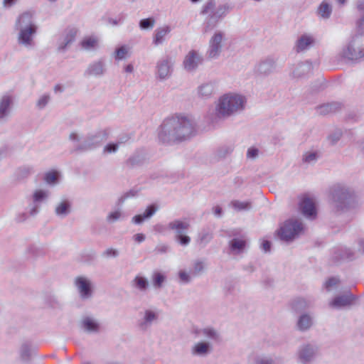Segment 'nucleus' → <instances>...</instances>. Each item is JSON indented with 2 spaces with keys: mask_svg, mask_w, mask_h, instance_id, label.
I'll use <instances>...</instances> for the list:
<instances>
[{
  "mask_svg": "<svg viewBox=\"0 0 364 364\" xmlns=\"http://www.w3.org/2000/svg\"><path fill=\"white\" fill-rule=\"evenodd\" d=\"M313 69L312 63L310 61L301 62L293 70L292 75L294 77H302L308 74Z\"/></svg>",
  "mask_w": 364,
  "mask_h": 364,
  "instance_id": "nucleus-29",
  "label": "nucleus"
},
{
  "mask_svg": "<svg viewBox=\"0 0 364 364\" xmlns=\"http://www.w3.org/2000/svg\"><path fill=\"white\" fill-rule=\"evenodd\" d=\"M38 31L36 24H26L19 28L18 42L25 47L33 45V38Z\"/></svg>",
  "mask_w": 364,
  "mask_h": 364,
  "instance_id": "nucleus-8",
  "label": "nucleus"
},
{
  "mask_svg": "<svg viewBox=\"0 0 364 364\" xmlns=\"http://www.w3.org/2000/svg\"><path fill=\"white\" fill-rule=\"evenodd\" d=\"M277 60L271 57L262 60L255 67V72L260 76H268L276 69Z\"/></svg>",
  "mask_w": 364,
  "mask_h": 364,
  "instance_id": "nucleus-13",
  "label": "nucleus"
},
{
  "mask_svg": "<svg viewBox=\"0 0 364 364\" xmlns=\"http://www.w3.org/2000/svg\"><path fill=\"white\" fill-rule=\"evenodd\" d=\"M171 31V28L168 25L157 28L154 36L153 43L156 46L161 44L164 41L166 35L170 33Z\"/></svg>",
  "mask_w": 364,
  "mask_h": 364,
  "instance_id": "nucleus-33",
  "label": "nucleus"
},
{
  "mask_svg": "<svg viewBox=\"0 0 364 364\" xmlns=\"http://www.w3.org/2000/svg\"><path fill=\"white\" fill-rule=\"evenodd\" d=\"M77 33V30L75 28L65 29L58 39L57 52L65 53L68 49V46L75 41Z\"/></svg>",
  "mask_w": 364,
  "mask_h": 364,
  "instance_id": "nucleus-9",
  "label": "nucleus"
},
{
  "mask_svg": "<svg viewBox=\"0 0 364 364\" xmlns=\"http://www.w3.org/2000/svg\"><path fill=\"white\" fill-rule=\"evenodd\" d=\"M120 216L121 211L119 210H117L109 213L107 216L106 220L109 223H114L119 219Z\"/></svg>",
  "mask_w": 364,
  "mask_h": 364,
  "instance_id": "nucleus-54",
  "label": "nucleus"
},
{
  "mask_svg": "<svg viewBox=\"0 0 364 364\" xmlns=\"http://www.w3.org/2000/svg\"><path fill=\"white\" fill-rule=\"evenodd\" d=\"M178 277L182 283L188 284L191 281V276L185 270H180L178 272Z\"/></svg>",
  "mask_w": 364,
  "mask_h": 364,
  "instance_id": "nucleus-59",
  "label": "nucleus"
},
{
  "mask_svg": "<svg viewBox=\"0 0 364 364\" xmlns=\"http://www.w3.org/2000/svg\"><path fill=\"white\" fill-rule=\"evenodd\" d=\"M20 359L23 363H29L36 355V348L31 341L23 342L19 349Z\"/></svg>",
  "mask_w": 364,
  "mask_h": 364,
  "instance_id": "nucleus-21",
  "label": "nucleus"
},
{
  "mask_svg": "<svg viewBox=\"0 0 364 364\" xmlns=\"http://www.w3.org/2000/svg\"><path fill=\"white\" fill-rule=\"evenodd\" d=\"M107 137L108 132L107 129L99 130L95 133L88 134L84 140L78 144L70 152L82 153L95 149L100 146L102 141L106 140Z\"/></svg>",
  "mask_w": 364,
  "mask_h": 364,
  "instance_id": "nucleus-6",
  "label": "nucleus"
},
{
  "mask_svg": "<svg viewBox=\"0 0 364 364\" xmlns=\"http://www.w3.org/2000/svg\"><path fill=\"white\" fill-rule=\"evenodd\" d=\"M272 242L268 240H262L260 247L265 253L270 252L272 250Z\"/></svg>",
  "mask_w": 364,
  "mask_h": 364,
  "instance_id": "nucleus-62",
  "label": "nucleus"
},
{
  "mask_svg": "<svg viewBox=\"0 0 364 364\" xmlns=\"http://www.w3.org/2000/svg\"><path fill=\"white\" fill-rule=\"evenodd\" d=\"M223 33L221 31L216 32L210 41V48L208 50V57L210 58H217L222 50V40Z\"/></svg>",
  "mask_w": 364,
  "mask_h": 364,
  "instance_id": "nucleus-16",
  "label": "nucleus"
},
{
  "mask_svg": "<svg viewBox=\"0 0 364 364\" xmlns=\"http://www.w3.org/2000/svg\"><path fill=\"white\" fill-rule=\"evenodd\" d=\"M50 100V95H43L38 101L36 103V106L40 109H43L48 103Z\"/></svg>",
  "mask_w": 364,
  "mask_h": 364,
  "instance_id": "nucleus-55",
  "label": "nucleus"
},
{
  "mask_svg": "<svg viewBox=\"0 0 364 364\" xmlns=\"http://www.w3.org/2000/svg\"><path fill=\"white\" fill-rule=\"evenodd\" d=\"M105 71L103 60H100L89 65L85 71V76H102Z\"/></svg>",
  "mask_w": 364,
  "mask_h": 364,
  "instance_id": "nucleus-24",
  "label": "nucleus"
},
{
  "mask_svg": "<svg viewBox=\"0 0 364 364\" xmlns=\"http://www.w3.org/2000/svg\"><path fill=\"white\" fill-rule=\"evenodd\" d=\"M33 15L34 12L33 11H26L19 16L18 23L30 22L33 19Z\"/></svg>",
  "mask_w": 364,
  "mask_h": 364,
  "instance_id": "nucleus-51",
  "label": "nucleus"
},
{
  "mask_svg": "<svg viewBox=\"0 0 364 364\" xmlns=\"http://www.w3.org/2000/svg\"><path fill=\"white\" fill-rule=\"evenodd\" d=\"M113 56L117 61L125 60L128 55V47L127 45H121L117 47L113 53Z\"/></svg>",
  "mask_w": 364,
  "mask_h": 364,
  "instance_id": "nucleus-38",
  "label": "nucleus"
},
{
  "mask_svg": "<svg viewBox=\"0 0 364 364\" xmlns=\"http://www.w3.org/2000/svg\"><path fill=\"white\" fill-rule=\"evenodd\" d=\"M213 87L211 84L206 83L199 87L198 92L203 97H209L212 95Z\"/></svg>",
  "mask_w": 364,
  "mask_h": 364,
  "instance_id": "nucleus-49",
  "label": "nucleus"
},
{
  "mask_svg": "<svg viewBox=\"0 0 364 364\" xmlns=\"http://www.w3.org/2000/svg\"><path fill=\"white\" fill-rule=\"evenodd\" d=\"M341 106L342 104L341 102H333L317 106L316 109L320 114L326 115L331 112H335L338 109H341Z\"/></svg>",
  "mask_w": 364,
  "mask_h": 364,
  "instance_id": "nucleus-32",
  "label": "nucleus"
},
{
  "mask_svg": "<svg viewBox=\"0 0 364 364\" xmlns=\"http://www.w3.org/2000/svg\"><path fill=\"white\" fill-rule=\"evenodd\" d=\"M314 324L313 318L308 313L300 314L296 321V328L301 332L309 330Z\"/></svg>",
  "mask_w": 364,
  "mask_h": 364,
  "instance_id": "nucleus-23",
  "label": "nucleus"
},
{
  "mask_svg": "<svg viewBox=\"0 0 364 364\" xmlns=\"http://www.w3.org/2000/svg\"><path fill=\"white\" fill-rule=\"evenodd\" d=\"M12 99L9 95H4L0 102V119L6 117L10 112Z\"/></svg>",
  "mask_w": 364,
  "mask_h": 364,
  "instance_id": "nucleus-34",
  "label": "nucleus"
},
{
  "mask_svg": "<svg viewBox=\"0 0 364 364\" xmlns=\"http://www.w3.org/2000/svg\"><path fill=\"white\" fill-rule=\"evenodd\" d=\"M332 4L327 0H323L316 9V14L323 20L328 19L332 13Z\"/></svg>",
  "mask_w": 364,
  "mask_h": 364,
  "instance_id": "nucleus-28",
  "label": "nucleus"
},
{
  "mask_svg": "<svg viewBox=\"0 0 364 364\" xmlns=\"http://www.w3.org/2000/svg\"><path fill=\"white\" fill-rule=\"evenodd\" d=\"M43 179L45 182L49 185H55L57 183V178L55 176V171L51 170L44 174Z\"/></svg>",
  "mask_w": 364,
  "mask_h": 364,
  "instance_id": "nucleus-50",
  "label": "nucleus"
},
{
  "mask_svg": "<svg viewBox=\"0 0 364 364\" xmlns=\"http://www.w3.org/2000/svg\"><path fill=\"white\" fill-rule=\"evenodd\" d=\"M189 226V223L180 220H175L168 224V228L173 230L176 234L175 240L184 247L188 245L191 242V237L186 233Z\"/></svg>",
  "mask_w": 364,
  "mask_h": 364,
  "instance_id": "nucleus-7",
  "label": "nucleus"
},
{
  "mask_svg": "<svg viewBox=\"0 0 364 364\" xmlns=\"http://www.w3.org/2000/svg\"><path fill=\"white\" fill-rule=\"evenodd\" d=\"M212 237L211 234L208 232H203L199 234L198 241L200 244H203V247H204L211 240Z\"/></svg>",
  "mask_w": 364,
  "mask_h": 364,
  "instance_id": "nucleus-52",
  "label": "nucleus"
},
{
  "mask_svg": "<svg viewBox=\"0 0 364 364\" xmlns=\"http://www.w3.org/2000/svg\"><path fill=\"white\" fill-rule=\"evenodd\" d=\"M170 250V247L166 244H159L154 250L155 254H166Z\"/></svg>",
  "mask_w": 364,
  "mask_h": 364,
  "instance_id": "nucleus-58",
  "label": "nucleus"
},
{
  "mask_svg": "<svg viewBox=\"0 0 364 364\" xmlns=\"http://www.w3.org/2000/svg\"><path fill=\"white\" fill-rule=\"evenodd\" d=\"M213 351V346L208 341H200L196 343L191 349L193 355L205 357Z\"/></svg>",
  "mask_w": 364,
  "mask_h": 364,
  "instance_id": "nucleus-22",
  "label": "nucleus"
},
{
  "mask_svg": "<svg viewBox=\"0 0 364 364\" xmlns=\"http://www.w3.org/2000/svg\"><path fill=\"white\" fill-rule=\"evenodd\" d=\"M318 347L311 343L302 344L298 350V358L302 364H308L316 355Z\"/></svg>",
  "mask_w": 364,
  "mask_h": 364,
  "instance_id": "nucleus-12",
  "label": "nucleus"
},
{
  "mask_svg": "<svg viewBox=\"0 0 364 364\" xmlns=\"http://www.w3.org/2000/svg\"><path fill=\"white\" fill-rule=\"evenodd\" d=\"M203 62V58L196 50H190L185 56L183 65L184 69L189 72H193L197 70L199 65Z\"/></svg>",
  "mask_w": 364,
  "mask_h": 364,
  "instance_id": "nucleus-11",
  "label": "nucleus"
},
{
  "mask_svg": "<svg viewBox=\"0 0 364 364\" xmlns=\"http://www.w3.org/2000/svg\"><path fill=\"white\" fill-rule=\"evenodd\" d=\"M119 255V252L117 250L114 248H108L105 251H104L102 254V257H117Z\"/></svg>",
  "mask_w": 364,
  "mask_h": 364,
  "instance_id": "nucleus-57",
  "label": "nucleus"
},
{
  "mask_svg": "<svg viewBox=\"0 0 364 364\" xmlns=\"http://www.w3.org/2000/svg\"><path fill=\"white\" fill-rule=\"evenodd\" d=\"M215 2L213 1H208L204 6H203L201 13L203 14H208L209 12H210L215 7Z\"/></svg>",
  "mask_w": 364,
  "mask_h": 364,
  "instance_id": "nucleus-61",
  "label": "nucleus"
},
{
  "mask_svg": "<svg viewBox=\"0 0 364 364\" xmlns=\"http://www.w3.org/2000/svg\"><path fill=\"white\" fill-rule=\"evenodd\" d=\"M159 208V206L156 203H151L146 207L143 214L149 220L157 212Z\"/></svg>",
  "mask_w": 364,
  "mask_h": 364,
  "instance_id": "nucleus-48",
  "label": "nucleus"
},
{
  "mask_svg": "<svg viewBox=\"0 0 364 364\" xmlns=\"http://www.w3.org/2000/svg\"><path fill=\"white\" fill-rule=\"evenodd\" d=\"M196 124L186 117L166 119L159 127L158 137L162 144L179 143L196 134Z\"/></svg>",
  "mask_w": 364,
  "mask_h": 364,
  "instance_id": "nucleus-1",
  "label": "nucleus"
},
{
  "mask_svg": "<svg viewBox=\"0 0 364 364\" xmlns=\"http://www.w3.org/2000/svg\"><path fill=\"white\" fill-rule=\"evenodd\" d=\"M147 220L144 214H138L134 215L132 218V222L136 225H141L144 223V220Z\"/></svg>",
  "mask_w": 364,
  "mask_h": 364,
  "instance_id": "nucleus-64",
  "label": "nucleus"
},
{
  "mask_svg": "<svg viewBox=\"0 0 364 364\" xmlns=\"http://www.w3.org/2000/svg\"><path fill=\"white\" fill-rule=\"evenodd\" d=\"M118 148V144L109 143L104 147V151L108 154L115 153Z\"/></svg>",
  "mask_w": 364,
  "mask_h": 364,
  "instance_id": "nucleus-60",
  "label": "nucleus"
},
{
  "mask_svg": "<svg viewBox=\"0 0 364 364\" xmlns=\"http://www.w3.org/2000/svg\"><path fill=\"white\" fill-rule=\"evenodd\" d=\"M342 136V131L341 129H336L327 136V139L329 141L331 146H334L341 139Z\"/></svg>",
  "mask_w": 364,
  "mask_h": 364,
  "instance_id": "nucleus-47",
  "label": "nucleus"
},
{
  "mask_svg": "<svg viewBox=\"0 0 364 364\" xmlns=\"http://www.w3.org/2000/svg\"><path fill=\"white\" fill-rule=\"evenodd\" d=\"M340 56L344 60L353 63H359L364 58V24H357Z\"/></svg>",
  "mask_w": 364,
  "mask_h": 364,
  "instance_id": "nucleus-2",
  "label": "nucleus"
},
{
  "mask_svg": "<svg viewBox=\"0 0 364 364\" xmlns=\"http://www.w3.org/2000/svg\"><path fill=\"white\" fill-rule=\"evenodd\" d=\"M201 331L203 332L204 336H205L206 337L211 340L216 341L220 340V334L213 328H205L202 329Z\"/></svg>",
  "mask_w": 364,
  "mask_h": 364,
  "instance_id": "nucleus-46",
  "label": "nucleus"
},
{
  "mask_svg": "<svg viewBox=\"0 0 364 364\" xmlns=\"http://www.w3.org/2000/svg\"><path fill=\"white\" fill-rule=\"evenodd\" d=\"M145 161L144 156L139 153H134L130 156L126 161V166L129 168H133L136 166H141L144 164Z\"/></svg>",
  "mask_w": 364,
  "mask_h": 364,
  "instance_id": "nucleus-35",
  "label": "nucleus"
},
{
  "mask_svg": "<svg viewBox=\"0 0 364 364\" xmlns=\"http://www.w3.org/2000/svg\"><path fill=\"white\" fill-rule=\"evenodd\" d=\"M48 198V192L45 190H36L33 194V201L34 203H38Z\"/></svg>",
  "mask_w": 364,
  "mask_h": 364,
  "instance_id": "nucleus-45",
  "label": "nucleus"
},
{
  "mask_svg": "<svg viewBox=\"0 0 364 364\" xmlns=\"http://www.w3.org/2000/svg\"><path fill=\"white\" fill-rule=\"evenodd\" d=\"M339 282H340V280L338 278H336L335 277H331L324 283V287L327 290H329L331 287L336 286Z\"/></svg>",
  "mask_w": 364,
  "mask_h": 364,
  "instance_id": "nucleus-56",
  "label": "nucleus"
},
{
  "mask_svg": "<svg viewBox=\"0 0 364 364\" xmlns=\"http://www.w3.org/2000/svg\"><path fill=\"white\" fill-rule=\"evenodd\" d=\"M166 279V275L159 271H155L152 274L151 282L154 288L160 289Z\"/></svg>",
  "mask_w": 364,
  "mask_h": 364,
  "instance_id": "nucleus-37",
  "label": "nucleus"
},
{
  "mask_svg": "<svg viewBox=\"0 0 364 364\" xmlns=\"http://www.w3.org/2000/svg\"><path fill=\"white\" fill-rule=\"evenodd\" d=\"M357 299L355 295L348 291L346 294L336 296L330 302V306L333 308L341 309L351 306Z\"/></svg>",
  "mask_w": 364,
  "mask_h": 364,
  "instance_id": "nucleus-15",
  "label": "nucleus"
},
{
  "mask_svg": "<svg viewBox=\"0 0 364 364\" xmlns=\"http://www.w3.org/2000/svg\"><path fill=\"white\" fill-rule=\"evenodd\" d=\"M98 40L94 36H87L82 39L80 43L81 46L86 49L90 50L97 47Z\"/></svg>",
  "mask_w": 364,
  "mask_h": 364,
  "instance_id": "nucleus-40",
  "label": "nucleus"
},
{
  "mask_svg": "<svg viewBox=\"0 0 364 364\" xmlns=\"http://www.w3.org/2000/svg\"><path fill=\"white\" fill-rule=\"evenodd\" d=\"M331 197L337 211H347L354 205V193L347 187L333 186L331 190Z\"/></svg>",
  "mask_w": 364,
  "mask_h": 364,
  "instance_id": "nucleus-4",
  "label": "nucleus"
},
{
  "mask_svg": "<svg viewBox=\"0 0 364 364\" xmlns=\"http://www.w3.org/2000/svg\"><path fill=\"white\" fill-rule=\"evenodd\" d=\"M32 168L30 166H21L18 168L15 172L16 178L21 181L27 178L31 173Z\"/></svg>",
  "mask_w": 364,
  "mask_h": 364,
  "instance_id": "nucleus-41",
  "label": "nucleus"
},
{
  "mask_svg": "<svg viewBox=\"0 0 364 364\" xmlns=\"http://www.w3.org/2000/svg\"><path fill=\"white\" fill-rule=\"evenodd\" d=\"M232 208L237 211H247L252 208V203L250 201H240L237 200L231 202Z\"/></svg>",
  "mask_w": 364,
  "mask_h": 364,
  "instance_id": "nucleus-39",
  "label": "nucleus"
},
{
  "mask_svg": "<svg viewBox=\"0 0 364 364\" xmlns=\"http://www.w3.org/2000/svg\"><path fill=\"white\" fill-rule=\"evenodd\" d=\"M355 259V252L347 247H339L335 250L332 256L333 262L336 265L344 262L353 261Z\"/></svg>",
  "mask_w": 364,
  "mask_h": 364,
  "instance_id": "nucleus-14",
  "label": "nucleus"
},
{
  "mask_svg": "<svg viewBox=\"0 0 364 364\" xmlns=\"http://www.w3.org/2000/svg\"><path fill=\"white\" fill-rule=\"evenodd\" d=\"M246 98L240 95H224L219 100L216 107L218 117L230 116L235 111H241L245 108Z\"/></svg>",
  "mask_w": 364,
  "mask_h": 364,
  "instance_id": "nucleus-3",
  "label": "nucleus"
},
{
  "mask_svg": "<svg viewBox=\"0 0 364 364\" xmlns=\"http://www.w3.org/2000/svg\"><path fill=\"white\" fill-rule=\"evenodd\" d=\"M72 210V203L68 199L62 200L55 207V213L60 218L68 216Z\"/></svg>",
  "mask_w": 364,
  "mask_h": 364,
  "instance_id": "nucleus-27",
  "label": "nucleus"
},
{
  "mask_svg": "<svg viewBox=\"0 0 364 364\" xmlns=\"http://www.w3.org/2000/svg\"><path fill=\"white\" fill-rule=\"evenodd\" d=\"M301 213L306 218L314 219L317 215V210L313 200L309 197L301 200L299 203Z\"/></svg>",
  "mask_w": 364,
  "mask_h": 364,
  "instance_id": "nucleus-18",
  "label": "nucleus"
},
{
  "mask_svg": "<svg viewBox=\"0 0 364 364\" xmlns=\"http://www.w3.org/2000/svg\"><path fill=\"white\" fill-rule=\"evenodd\" d=\"M139 193V190L130 189L129 191L124 193L117 200V205L121 207L124 201L132 197H135Z\"/></svg>",
  "mask_w": 364,
  "mask_h": 364,
  "instance_id": "nucleus-44",
  "label": "nucleus"
},
{
  "mask_svg": "<svg viewBox=\"0 0 364 364\" xmlns=\"http://www.w3.org/2000/svg\"><path fill=\"white\" fill-rule=\"evenodd\" d=\"M75 286L76 287L80 297L82 300H87L92 296L93 284L87 277L79 276L75 279Z\"/></svg>",
  "mask_w": 364,
  "mask_h": 364,
  "instance_id": "nucleus-10",
  "label": "nucleus"
},
{
  "mask_svg": "<svg viewBox=\"0 0 364 364\" xmlns=\"http://www.w3.org/2000/svg\"><path fill=\"white\" fill-rule=\"evenodd\" d=\"M132 286L140 291H146L149 287V282L145 277L137 275L132 281Z\"/></svg>",
  "mask_w": 364,
  "mask_h": 364,
  "instance_id": "nucleus-36",
  "label": "nucleus"
},
{
  "mask_svg": "<svg viewBox=\"0 0 364 364\" xmlns=\"http://www.w3.org/2000/svg\"><path fill=\"white\" fill-rule=\"evenodd\" d=\"M232 149L228 146H223L219 147L215 152V157L217 160H221L225 159L228 155L231 154Z\"/></svg>",
  "mask_w": 364,
  "mask_h": 364,
  "instance_id": "nucleus-42",
  "label": "nucleus"
},
{
  "mask_svg": "<svg viewBox=\"0 0 364 364\" xmlns=\"http://www.w3.org/2000/svg\"><path fill=\"white\" fill-rule=\"evenodd\" d=\"M318 158L317 151L306 152L303 156V161L306 163H310L311 161H316Z\"/></svg>",
  "mask_w": 364,
  "mask_h": 364,
  "instance_id": "nucleus-53",
  "label": "nucleus"
},
{
  "mask_svg": "<svg viewBox=\"0 0 364 364\" xmlns=\"http://www.w3.org/2000/svg\"><path fill=\"white\" fill-rule=\"evenodd\" d=\"M248 242L242 237H233L229 241V249L233 255H240L248 247Z\"/></svg>",
  "mask_w": 364,
  "mask_h": 364,
  "instance_id": "nucleus-20",
  "label": "nucleus"
},
{
  "mask_svg": "<svg viewBox=\"0 0 364 364\" xmlns=\"http://www.w3.org/2000/svg\"><path fill=\"white\" fill-rule=\"evenodd\" d=\"M79 326L84 332L89 334L99 333L101 328L98 321L90 316L83 317L79 323Z\"/></svg>",
  "mask_w": 364,
  "mask_h": 364,
  "instance_id": "nucleus-19",
  "label": "nucleus"
},
{
  "mask_svg": "<svg viewBox=\"0 0 364 364\" xmlns=\"http://www.w3.org/2000/svg\"><path fill=\"white\" fill-rule=\"evenodd\" d=\"M43 301L47 306L50 309H60L63 307V304L58 297L51 292H45L43 294Z\"/></svg>",
  "mask_w": 364,
  "mask_h": 364,
  "instance_id": "nucleus-30",
  "label": "nucleus"
},
{
  "mask_svg": "<svg viewBox=\"0 0 364 364\" xmlns=\"http://www.w3.org/2000/svg\"><path fill=\"white\" fill-rule=\"evenodd\" d=\"M28 252L35 257L46 255V250L43 246L32 245L28 247Z\"/></svg>",
  "mask_w": 364,
  "mask_h": 364,
  "instance_id": "nucleus-43",
  "label": "nucleus"
},
{
  "mask_svg": "<svg viewBox=\"0 0 364 364\" xmlns=\"http://www.w3.org/2000/svg\"><path fill=\"white\" fill-rule=\"evenodd\" d=\"M289 305L291 311L296 314L306 313L305 311L309 308L307 301L302 297H296L292 299Z\"/></svg>",
  "mask_w": 364,
  "mask_h": 364,
  "instance_id": "nucleus-25",
  "label": "nucleus"
},
{
  "mask_svg": "<svg viewBox=\"0 0 364 364\" xmlns=\"http://www.w3.org/2000/svg\"><path fill=\"white\" fill-rule=\"evenodd\" d=\"M158 76L164 80L171 75L169 61L168 58L162 59L157 63Z\"/></svg>",
  "mask_w": 364,
  "mask_h": 364,
  "instance_id": "nucleus-31",
  "label": "nucleus"
},
{
  "mask_svg": "<svg viewBox=\"0 0 364 364\" xmlns=\"http://www.w3.org/2000/svg\"><path fill=\"white\" fill-rule=\"evenodd\" d=\"M303 230L304 226L301 222L288 219L276 230L275 235L281 241L289 243L298 237Z\"/></svg>",
  "mask_w": 364,
  "mask_h": 364,
  "instance_id": "nucleus-5",
  "label": "nucleus"
},
{
  "mask_svg": "<svg viewBox=\"0 0 364 364\" xmlns=\"http://www.w3.org/2000/svg\"><path fill=\"white\" fill-rule=\"evenodd\" d=\"M315 43L314 38L306 34H304L301 36L300 38L296 41V50L297 53L301 51H304L309 49L311 47L314 46Z\"/></svg>",
  "mask_w": 364,
  "mask_h": 364,
  "instance_id": "nucleus-26",
  "label": "nucleus"
},
{
  "mask_svg": "<svg viewBox=\"0 0 364 364\" xmlns=\"http://www.w3.org/2000/svg\"><path fill=\"white\" fill-rule=\"evenodd\" d=\"M203 269H204V267H203V262H200V261H197L194 264L193 274L194 276H198V274H200V272H202L203 271Z\"/></svg>",
  "mask_w": 364,
  "mask_h": 364,
  "instance_id": "nucleus-63",
  "label": "nucleus"
},
{
  "mask_svg": "<svg viewBox=\"0 0 364 364\" xmlns=\"http://www.w3.org/2000/svg\"><path fill=\"white\" fill-rule=\"evenodd\" d=\"M159 318L157 311L152 309H146L142 318L138 321L137 326L142 331H147L154 321Z\"/></svg>",
  "mask_w": 364,
  "mask_h": 364,
  "instance_id": "nucleus-17",
  "label": "nucleus"
}]
</instances>
